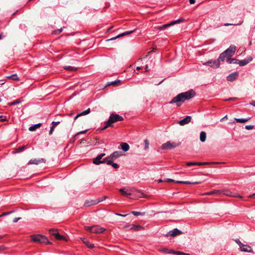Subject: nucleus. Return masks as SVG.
Here are the masks:
<instances>
[{"mask_svg":"<svg viewBox=\"0 0 255 255\" xmlns=\"http://www.w3.org/2000/svg\"><path fill=\"white\" fill-rule=\"evenodd\" d=\"M195 95V93L192 90L186 92L181 93L174 97L169 102V104H172L173 103H175L177 107H180L185 100L190 99Z\"/></svg>","mask_w":255,"mask_h":255,"instance_id":"1","label":"nucleus"},{"mask_svg":"<svg viewBox=\"0 0 255 255\" xmlns=\"http://www.w3.org/2000/svg\"><path fill=\"white\" fill-rule=\"evenodd\" d=\"M31 240L36 243H44L46 244H50L46 237L41 235H33L31 236Z\"/></svg>","mask_w":255,"mask_h":255,"instance_id":"2","label":"nucleus"},{"mask_svg":"<svg viewBox=\"0 0 255 255\" xmlns=\"http://www.w3.org/2000/svg\"><path fill=\"white\" fill-rule=\"evenodd\" d=\"M2 216L5 217V220L3 221V222H16V216L14 211L4 213L0 215V217Z\"/></svg>","mask_w":255,"mask_h":255,"instance_id":"3","label":"nucleus"},{"mask_svg":"<svg viewBox=\"0 0 255 255\" xmlns=\"http://www.w3.org/2000/svg\"><path fill=\"white\" fill-rule=\"evenodd\" d=\"M85 228L91 233L97 234L102 233L106 230L105 228L99 227L98 226H92L91 227L85 226Z\"/></svg>","mask_w":255,"mask_h":255,"instance_id":"4","label":"nucleus"},{"mask_svg":"<svg viewBox=\"0 0 255 255\" xmlns=\"http://www.w3.org/2000/svg\"><path fill=\"white\" fill-rule=\"evenodd\" d=\"M121 155V152L119 151L114 152L109 157L106 158V163L107 164H111L112 163V161L116 160Z\"/></svg>","mask_w":255,"mask_h":255,"instance_id":"5","label":"nucleus"},{"mask_svg":"<svg viewBox=\"0 0 255 255\" xmlns=\"http://www.w3.org/2000/svg\"><path fill=\"white\" fill-rule=\"evenodd\" d=\"M180 145V143H174L171 142L170 141L166 142L165 143H163L161 145L162 149H171L174 148H175L177 146H179Z\"/></svg>","mask_w":255,"mask_h":255,"instance_id":"6","label":"nucleus"},{"mask_svg":"<svg viewBox=\"0 0 255 255\" xmlns=\"http://www.w3.org/2000/svg\"><path fill=\"white\" fill-rule=\"evenodd\" d=\"M126 230H133L134 231H138L143 229V228L137 224H127L123 227Z\"/></svg>","mask_w":255,"mask_h":255,"instance_id":"7","label":"nucleus"},{"mask_svg":"<svg viewBox=\"0 0 255 255\" xmlns=\"http://www.w3.org/2000/svg\"><path fill=\"white\" fill-rule=\"evenodd\" d=\"M203 65L205 66H209L212 68L216 69L220 67V63H219V61H217V60L211 59L208 61L207 62L203 63Z\"/></svg>","mask_w":255,"mask_h":255,"instance_id":"8","label":"nucleus"},{"mask_svg":"<svg viewBox=\"0 0 255 255\" xmlns=\"http://www.w3.org/2000/svg\"><path fill=\"white\" fill-rule=\"evenodd\" d=\"M182 20H183L181 19L176 20L173 21L172 22H171L169 23H168V24H163L161 26H155V27H154V28L156 30H164L166 28H167L171 25H173L175 24L179 23V22L182 21Z\"/></svg>","mask_w":255,"mask_h":255,"instance_id":"9","label":"nucleus"},{"mask_svg":"<svg viewBox=\"0 0 255 255\" xmlns=\"http://www.w3.org/2000/svg\"><path fill=\"white\" fill-rule=\"evenodd\" d=\"M124 120L123 118L118 114H111L109 121L113 125L114 123L122 121Z\"/></svg>","mask_w":255,"mask_h":255,"instance_id":"10","label":"nucleus"},{"mask_svg":"<svg viewBox=\"0 0 255 255\" xmlns=\"http://www.w3.org/2000/svg\"><path fill=\"white\" fill-rule=\"evenodd\" d=\"M105 155V153H101L98 155L96 158L93 160V162L96 165H99L101 163H106V158L104 159L103 160H101L103 157Z\"/></svg>","mask_w":255,"mask_h":255,"instance_id":"11","label":"nucleus"},{"mask_svg":"<svg viewBox=\"0 0 255 255\" xmlns=\"http://www.w3.org/2000/svg\"><path fill=\"white\" fill-rule=\"evenodd\" d=\"M221 194H223L226 196L233 197H238L241 199L243 198L242 196L239 195L238 194L236 193L232 192V191L228 190H221Z\"/></svg>","mask_w":255,"mask_h":255,"instance_id":"12","label":"nucleus"},{"mask_svg":"<svg viewBox=\"0 0 255 255\" xmlns=\"http://www.w3.org/2000/svg\"><path fill=\"white\" fill-rule=\"evenodd\" d=\"M236 49V47L235 45H232L224 52L229 57H230L234 55Z\"/></svg>","mask_w":255,"mask_h":255,"instance_id":"13","label":"nucleus"},{"mask_svg":"<svg viewBox=\"0 0 255 255\" xmlns=\"http://www.w3.org/2000/svg\"><path fill=\"white\" fill-rule=\"evenodd\" d=\"M135 30H130V31H126V32H124L120 34H119L118 35L116 36V37H113V38H111L109 39H108L107 41H110V40H115L119 37H121L122 36H125V35H128L129 34H131L133 32H134V31Z\"/></svg>","mask_w":255,"mask_h":255,"instance_id":"14","label":"nucleus"},{"mask_svg":"<svg viewBox=\"0 0 255 255\" xmlns=\"http://www.w3.org/2000/svg\"><path fill=\"white\" fill-rule=\"evenodd\" d=\"M213 162H187L186 165L187 166L191 165H205L211 164H213Z\"/></svg>","mask_w":255,"mask_h":255,"instance_id":"15","label":"nucleus"},{"mask_svg":"<svg viewBox=\"0 0 255 255\" xmlns=\"http://www.w3.org/2000/svg\"><path fill=\"white\" fill-rule=\"evenodd\" d=\"M238 75L239 73L238 72H233L227 77V79L228 81H234L235 79H237Z\"/></svg>","mask_w":255,"mask_h":255,"instance_id":"16","label":"nucleus"},{"mask_svg":"<svg viewBox=\"0 0 255 255\" xmlns=\"http://www.w3.org/2000/svg\"><path fill=\"white\" fill-rule=\"evenodd\" d=\"M191 117L187 116L185 118L180 120L178 122V124L181 126H184L185 125L188 124L191 122Z\"/></svg>","mask_w":255,"mask_h":255,"instance_id":"17","label":"nucleus"},{"mask_svg":"<svg viewBox=\"0 0 255 255\" xmlns=\"http://www.w3.org/2000/svg\"><path fill=\"white\" fill-rule=\"evenodd\" d=\"M119 191L122 194V195L124 196H126L128 198H130V196L131 193L130 192L131 190L126 189V188H123L119 189Z\"/></svg>","mask_w":255,"mask_h":255,"instance_id":"18","label":"nucleus"},{"mask_svg":"<svg viewBox=\"0 0 255 255\" xmlns=\"http://www.w3.org/2000/svg\"><path fill=\"white\" fill-rule=\"evenodd\" d=\"M253 60V58L251 56L248 57L247 58L244 60L239 61L238 64L241 66H243L248 64L249 62Z\"/></svg>","mask_w":255,"mask_h":255,"instance_id":"19","label":"nucleus"},{"mask_svg":"<svg viewBox=\"0 0 255 255\" xmlns=\"http://www.w3.org/2000/svg\"><path fill=\"white\" fill-rule=\"evenodd\" d=\"M181 233H182V232L181 231H180L179 230L176 228V229H174L173 230L170 231L169 232H168L166 234V236H172V237H175L177 235L181 234Z\"/></svg>","mask_w":255,"mask_h":255,"instance_id":"20","label":"nucleus"},{"mask_svg":"<svg viewBox=\"0 0 255 255\" xmlns=\"http://www.w3.org/2000/svg\"><path fill=\"white\" fill-rule=\"evenodd\" d=\"M240 248L242 251L245 252H252V250L251 247L245 245L244 244H242V245H240Z\"/></svg>","mask_w":255,"mask_h":255,"instance_id":"21","label":"nucleus"},{"mask_svg":"<svg viewBox=\"0 0 255 255\" xmlns=\"http://www.w3.org/2000/svg\"><path fill=\"white\" fill-rule=\"evenodd\" d=\"M44 162V159L43 158H41L39 159H31L30 160H29L28 164H36L37 165L41 162Z\"/></svg>","mask_w":255,"mask_h":255,"instance_id":"22","label":"nucleus"},{"mask_svg":"<svg viewBox=\"0 0 255 255\" xmlns=\"http://www.w3.org/2000/svg\"><path fill=\"white\" fill-rule=\"evenodd\" d=\"M91 112L90 109L89 108L87 110L77 114L75 117H74V121H75L78 118L82 116H85L86 115L89 114Z\"/></svg>","mask_w":255,"mask_h":255,"instance_id":"23","label":"nucleus"},{"mask_svg":"<svg viewBox=\"0 0 255 255\" xmlns=\"http://www.w3.org/2000/svg\"><path fill=\"white\" fill-rule=\"evenodd\" d=\"M226 58L228 59L229 58V57L227 55V54H226V53H225L224 52H223L220 55L219 58L217 60L219 61V63H220L221 61H223L225 60Z\"/></svg>","mask_w":255,"mask_h":255,"instance_id":"24","label":"nucleus"},{"mask_svg":"<svg viewBox=\"0 0 255 255\" xmlns=\"http://www.w3.org/2000/svg\"><path fill=\"white\" fill-rule=\"evenodd\" d=\"M41 126V123H38L35 125H34L31 127H30L28 128L29 130L30 131H33L35 130L37 128H40Z\"/></svg>","mask_w":255,"mask_h":255,"instance_id":"25","label":"nucleus"},{"mask_svg":"<svg viewBox=\"0 0 255 255\" xmlns=\"http://www.w3.org/2000/svg\"><path fill=\"white\" fill-rule=\"evenodd\" d=\"M121 148L124 151H127L129 150V145L126 143V142H122L121 144Z\"/></svg>","mask_w":255,"mask_h":255,"instance_id":"26","label":"nucleus"},{"mask_svg":"<svg viewBox=\"0 0 255 255\" xmlns=\"http://www.w3.org/2000/svg\"><path fill=\"white\" fill-rule=\"evenodd\" d=\"M176 183H182V184H200L201 182L197 181V182H190L189 181H175Z\"/></svg>","mask_w":255,"mask_h":255,"instance_id":"27","label":"nucleus"},{"mask_svg":"<svg viewBox=\"0 0 255 255\" xmlns=\"http://www.w3.org/2000/svg\"><path fill=\"white\" fill-rule=\"evenodd\" d=\"M206 139V133L205 131H202L200 132V140L202 142H204V141H205Z\"/></svg>","mask_w":255,"mask_h":255,"instance_id":"28","label":"nucleus"},{"mask_svg":"<svg viewBox=\"0 0 255 255\" xmlns=\"http://www.w3.org/2000/svg\"><path fill=\"white\" fill-rule=\"evenodd\" d=\"M82 241L83 242L86 244V245L89 248H90V249H92L94 247V244H92L91 243H90L89 242V241H88L87 239H86L85 238H83L82 239Z\"/></svg>","mask_w":255,"mask_h":255,"instance_id":"29","label":"nucleus"},{"mask_svg":"<svg viewBox=\"0 0 255 255\" xmlns=\"http://www.w3.org/2000/svg\"><path fill=\"white\" fill-rule=\"evenodd\" d=\"M14 164H12L11 162H9V165L7 167V171L9 173H11L12 171H14Z\"/></svg>","mask_w":255,"mask_h":255,"instance_id":"30","label":"nucleus"},{"mask_svg":"<svg viewBox=\"0 0 255 255\" xmlns=\"http://www.w3.org/2000/svg\"><path fill=\"white\" fill-rule=\"evenodd\" d=\"M222 191L220 190H215L209 192L205 193L204 195H212L213 194H221Z\"/></svg>","mask_w":255,"mask_h":255,"instance_id":"31","label":"nucleus"},{"mask_svg":"<svg viewBox=\"0 0 255 255\" xmlns=\"http://www.w3.org/2000/svg\"><path fill=\"white\" fill-rule=\"evenodd\" d=\"M238 60L235 58H230L229 57V58H228L227 60V62L229 64H237L238 63Z\"/></svg>","mask_w":255,"mask_h":255,"instance_id":"32","label":"nucleus"},{"mask_svg":"<svg viewBox=\"0 0 255 255\" xmlns=\"http://www.w3.org/2000/svg\"><path fill=\"white\" fill-rule=\"evenodd\" d=\"M159 251L161 252L165 253V254H172L173 251L169 250L167 248H162L160 249Z\"/></svg>","mask_w":255,"mask_h":255,"instance_id":"33","label":"nucleus"},{"mask_svg":"<svg viewBox=\"0 0 255 255\" xmlns=\"http://www.w3.org/2000/svg\"><path fill=\"white\" fill-rule=\"evenodd\" d=\"M64 68L66 70H68V71H76L77 70V69L75 67H72V66H64Z\"/></svg>","mask_w":255,"mask_h":255,"instance_id":"34","label":"nucleus"},{"mask_svg":"<svg viewBox=\"0 0 255 255\" xmlns=\"http://www.w3.org/2000/svg\"><path fill=\"white\" fill-rule=\"evenodd\" d=\"M105 126L102 128V130H104L109 127H111L113 126L112 124L109 122V120L108 121H107L106 122H105Z\"/></svg>","mask_w":255,"mask_h":255,"instance_id":"35","label":"nucleus"},{"mask_svg":"<svg viewBox=\"0 0 255 255\" xmlns=\"http://www.w3.org/2000/svg\"><path fill=\"white\" fill-rule=\"evenodd\" d=\"M105 126L102 128V130H104L109 127H111L113 126L112 124L109 122V120L108 121H107L106 122H105Z\"/></svg>","mask_w":255,"mask_h":255,"instance_id":"36","label":"nucleus"},{"mask_svg":"<svg viewBox=\"0 0 255 255\" xmlns=\"http://www.w3.org/2000/svg\"><path fill=\"white\" fill-rule=\"evenodd\" d=\"M249 119H250V118H248V119H237V118H236L235 120L238 123H245L247 122V121H248L249 120Z\"/></svg>","mask_w":255,"mask_h":255,"instance_id":"37","label":"nucleus"},{"mask_svg":"<svg viewBox=\"0 0 255 255\" xmlns=\"http://www.w3.org/2000/svg\"><path fill=\"white\" fill-rule=\"evenodd\" d=\"M131 213L136 216H139V215L143 216L145 215L144 212H137V211H132L131 212Z\"/></svg>","mask_w":255,"mask_h":255,"instance_id":"38","label":"nucleus"},{"mask_svg":"<svg viewBox=\"0 0 255 255\" xmlns=\"http://www.w3.org/2000/svg\"><path fill=\"white\" fill-rule=\"evenodd\" d=\"M55 237L56 238V239L59 240H64V239H65V238L63 236L60 235L58 233V232L56 234H55Z\"/></svg>","mask_w":255,"mask_h":255,"instance_id":"39","label":"nucleus"},{"mask_svg":"<svg viewBox=\"0 0 255 255\" xmlns=\"http://www.w3.org/2000/svg\"><path fill=\"white\" fill-rule=\"evenodd\" d=\"M49 233L51 234V235H52L54 236H55V234H56L58 232L56 230H55V229H51L49 230Z\"/></svg>","mask_w":255,"mask_h":255,"instance_id":"40","label":"nucleus"},{"mask_svg":"<svg viewBox=\"0 0 255 255\" xmlns=\"http://www.w3.org/2000/svg\"><path fill=\"white\" fill-rule=\"evenodd\" d=\"M96 204V202L95 201H91V202L90 203L89 201H86L85 202V206H89L91 205H94Z\"/></svg>","mask_w":255,"mask_h":255,"instance_id":"41","label":"nucleus"},{"mask_svg":"<svg viewBox=\"0 0 255 255\" xmlns=\"http://www.w3.org/2000/svg\"><path fill=\"white\" fill-rule=\"evenodd\" d=\"M243 22V20H242L240 23H237V24H231V23H226L224 24V25L226 26H227L229 25H240L242 24Z\"/></svg>","mask_w":255,"mask_h":255,"instance_id":"42","label":"nucleus"},{"mask_svg":"<svg viewBox=\"0 0 255 255\" xmlns=\"http://www.w3.org/2000/svg\"><path fill=\"white\" fill-rule=\"evenodd\" d=\"M6 78L8 79H12L13 80H16V74H14L10 76H6Z\"/></svg>","mask_w":255,"mask_h":255,"instance_id":"43","label":"nucleus"},{"mask_svg":"<svg viewBox=\"0 0 255 255\" xmlns=\"http://www.w3.org/2000/svg\"><path fill=\"white\" fill-rule=\"evenodd\" d=\"M144 143H145L144 149H147L149 148V143L148 140L147 139L144 140Z\"/></svg>","mask_w":255,"mask_h":255,"instance_id":"44","label":"nucleus"},{"mask_svg":"<svg viewBox=\"0 0 255 255\" xmlns=\"http://www.w3.org/2000/svg\"><path fill=\"white\" fill-rule=\"evenodd\" d=\"M173 254L177 255H185V253L178 252V251H173L172 252Z\"/></svg>","mask_w":255,"mask_h":255,"instance_id":"45","label":"nucleus"},{"mask_svg":"<svg viewBox=\"0 0 255 255\" xmlns=\"http://www.w3.org/2000/svg\"><path fill=\"white\" fill-rule=\"evenodd\" d=\"M62 28L58 29V30H54L53 32V34H60L62 31Z\"/></svg>","mask_w":255,"mask_h":255,"instance_id":"46","label":"nucleus"},{"mask_svg":"<svg viewBox=\"0 0 255 255\" xmlns=\"http://www.w3.org/2000/svg\"><path fill=\"white\" fill-rule=\"evenodd\" d=\"M245 128H246V129H248V130L252 129H253L254 128V126H253V125H247V126H246Z\"/></svg>","mask_w":255,"mask_h":255,"instance_id":"47","label":"nucleus"},{"mask_svg":"<svg viewBox=\"0 0 255 255\" xmlns=\"http://www.w3.org/2000/svg\"><path fill=\"white\" fill-rule=\"evenodd\" d=\"M25 148V146L17 148V153L21 152Z\"/></svg>","mask_w":255,"mask_h":255,"instance_id":"48","label":"nucleus"},{"mask_svg":"<svg viewBox=\"0 0 255 255\" xmlns=\"http://www.w3.org/2000/svg\"><path fill=\"white\" fill-rule=\"evenodd\" d=\"M110 165H112V166L114 168H118L119 167V165L116 163H113L112 162V163Z\"/></svg>","mask_w":255,"mask_h":255,"instance_id":"49","label":"nucleus"},{"mask_svg":"<svg viewBox=\"0 0 255 255\" xmlns=\"http://www.w3.org/2000/svg\"><path fill=\"white\" fill-rule=\"evenodd\" d=\"M59 123H60V122H53L52 123V126L55 128Z\"/></svg>","mask_w":255,"mask_h":255,"instance_id":"50","label":"nucleus"},{"mask_svg":"<svg viewBox=\"0 0 255 255\" xmlns=\"http://www.w3.org/2000/svg\"><path fill=\"white\" fill-rule=\"evenodd\" d=\"M54 129V127H53V126L50 127V129L49 132V134L50 135L52 134Z\"/></svg>","mask_w":255,"mask_h":255,"instance_id":"51","label":"nucleus"},{"mask_svg":"<svg viewBox=\"0 0 255 255\" xmlns=\"http://www.w3.org/2000/svg\"><path fill=\"white\" fill-rule=\"evenodd\" d=\"M236 242L240 246V245H242V243L240 241L239 239H237L235 240Z\"/></svg>","mask_w":255,"mask_h":255,"instance_id":"52","label":"nucleus"},{"mask_svg":"<svg viewBox=\"0 0 255 255\" xmlns=\"http://www.w3.org/2000/svg\"><path fill=\"white\" fill-rule=\"evenodd\" d=\"M236 99V98H230L225 100V101H231V100H235Z\"/></svg>","mask_w":255,"mask_h":255,"instance_id":"53","label":"nucleus"},{"mask_svg":"<svg viewBox=\"0 0 255 255\" xmlns=\"http://www.w3.org/2000/svg\"><path fill=\"white\" fill-rule=\"evenodd\" d=\"M115 215L119 216H122V217H126L128 215V214L123 215V214H118V213H115Z\"/></svg>","mask_w":255,"mask_h":255,"instance_id":"54","label":"nucleus"},{"mask_svg":"<svg viewBox=\"0 0 255 255\" xmlns=\"http://www.w3.org/2000/svg\"><path fill=\"white\" fill-rule=\"evenodd\" d=\"M120 81H115L113 82H112L109 85H116L118 82H119Z\"/></svg>","mask_w":255,"mask_h":255,"instance_id":"55","label":"nucleus"},{"mask_svg":"<svg viewBox=\"0 0 255 255\" xmlns=\"http://www.w3.org/2000/svg\"><path fill=\"white\" fill-rule=\"evenodd\" d=\"M165 181H167V182H174V180L172 179H170V178H167Z\"/></svg>","mask_w":255,"mask_h":255,"instance_id":"56","label":"nucleus"},{"mask_svg":"<svg viewBox=\"0 0 255 255\" xmlns=\"http://www.w3.org/2000/svg\"><path fill=\"white\" fill-rule=\"evenodd\" d=\"M86 131H87V130H83V131H81L77 133V134H83V133H85Z\"/></svg>","mask_w":255,"mask_h":255,"instance_id":"57","label":"nucleus"},{"mask_svg":"<svg viewBox=\"0 0 255 255\" xmlns=\"http://www.w3.org/2000/svg\"><path fill=\"white\" fill-rule=\"evenodd\" d=\"M250 104L254 107H255V101H253L250 103Z\"/></svg>","mask_w":255,"mask_h":255,"instance_id":"58","label":"nucleus"},{"mask_svg":"<svg viewBox=\"0 0 255 255\" xmlns=\"http://www.w3.org/2000/svg\"><path fill=\"white\" fill-rule=\"evenodd\" d=\"M189 1L191 4H193L195 2V0H189Z\"/></svg>","mask_w":255,"mask_h":255,"instance_id":"59","label":"nucleus"},{"mask_svg":"<svg viewBox=\"0 0 255 255\" xmlns=\"http://www.w3.org/2000/svg\"><path fill=\"white\" fill-rule=\"evenodd\" d=\"M145 70H146V71H147L148 70V66H147V65H146V66H145Z\"/></svg>","mask_w":255,"mask_h":255,"instance_id":"60","label":"nucleus"},{"mask_svg":"<svg viewBox=\"0 0 255 255\" xmlns=\"http://www.w3.org/2000/svg\"><path fill=\"white\" fill-rule=\"evenodd\" d=\"M250 197H255V193L253 194V195H251L250 196Z\"/></svg>","mask_w":255,"mask_h":255,"instance_id":"61","label":"nucleus"},{"mask_svg":"<svg viewBox=\"0 0 255 255\" xmlns=\"http://www.w3.org/2000/svg\"><path fill=\"white\" fill-rule=\"evenodd\" d=\"M163 181V180L162 179H158V183H160V182H162Z\"/></svg>","mask_w":255,"mask_h":255,"instance_id":"62","label":"nucleus"},{"mask_svg":"<svg viewBox=\"0 0 255 255\" xmlns=\"http://www.w3.org/2000/svg\"><path fill=\"white\" fill-rule=\"evenodd\" d=\"M227 116H225L223 118H222V120H224V119H227Z\"/></svg>","mask_w":255,"mask_h":255,"instance_id":"63","label":"nucleus"},{"mask_svg":"<svg viewBox=\"0 0 255 255\" xmlns=\"http://www.w3.org/2000/svg\"><path fill=\"white\" fill-rule=\"evenodd\" d=\"M20 102H21V101H19L17 100V102H16L17 104H18Z\"/></svg>","mask_w":255,"mask_h":255,"instance_id":"64","label":"nucleus"}]
</instances>
